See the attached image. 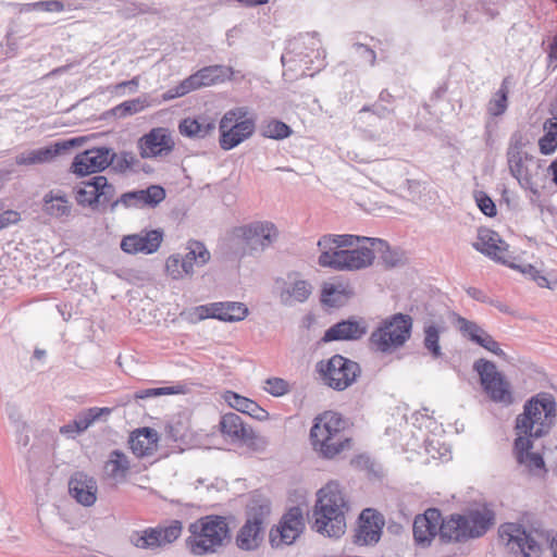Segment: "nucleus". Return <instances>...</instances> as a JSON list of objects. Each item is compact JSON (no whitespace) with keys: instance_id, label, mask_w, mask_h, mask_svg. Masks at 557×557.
Segmentation results:
<instances>
[{"instance_id":"obj_34","label":"nucleus","mask_w":557,"mask_h":557,"mask_svg":"<svg viewBox=\"0 0 557 557\" xmlns=\"http://www.w3.org/2000/svg\"><path fill=\"white\" fill-rule=\"evenodd\" d=\"M214 129V121L202 115L183 119L178 124L181 135L191 139H203Z\"/></svg>"},{"instance_id":"obj_55","label":"nucleus","mask_w":557,"mask_h":557,"mask_svg":"<svg viewBox=\"0 0 557 557\" xmlns=\"http://www.w3.org/2000/svg\"><path fill=\"white\" fill-rule=\"evenodd\" d=\"M264 389L272 396L280 397L289 392V384L281 377H269L265 380Z\"/></svg>"},{"instance_id":"obj_49","label":"nucleus","mask_w":557,"mask_h":557,"mask_svg":"<svg viewBox=\"0 0 557 557\" xmlns=\"http://www.w3.org/2000/svg\"><path fill=\"white\" fill-rule=\"evenodd\" d=\"M507 162L510 174L519 181L521 186L531 183V177L528 175V170L523 166L522 153L517 154L513 152H507Z\"/></svg>"},{"instance_id":"obj_63","label":"nucleus","mask_w":557,"mask_h":557,"mask_svg":"<svg viewBox=\"0 0 557 557\" xmlns=\"http://www.w3.org/2000/svg\"><path fill=\"white\" fill-rule=\"evenodd\" d=\"M35 9L47 12H61L64 10L63 2L59 0L38 1L33 4Z\"/></svg>"},{"instance_id":"obj_40","label":"nucleus","mask_w":557,"mask_h":557,"mask_svg":"<svg viewBox=\"0 0 557 557\" xmlns=\"http://www.w3.org/2000/svg\"><path fill=\"white\" fill-rule=\"evenodd\" d=\"M103 468L109 478L119 480L126 478L131 465L127 456L122 450L113 449Z\"/></svg>"},{"instance_id":"obj_11","label":"nucleus","mask_w":557,"mask_h":557,"mask_svg":"<svg viewBox=\"0 0 557 557\" xmlns=\"http://www.w3.org/2000/svg\"><path fill=\"white\" fill-rule=\"evenodd\" d=\"M247 109L238 107L227 111L219 124L221 149L228 151L246 139L250 138L256 129V120L246 117Z\"/></svg>"},{"instance_id":"obj_13","label":"nucleus","mask_w":557,"mask_h":557,"mask_svg":"<svg viewBox=\"0 0 557 557\" xmlns=\"http://www.w3.org/2000/svg\"><path fill=\"white\" fill-rule=\"evenodd\" d=\"M498 536L507 548L516 556L541 557V544L527 531L523 524L505 522L498 528Z\"/></svg>"},{"instance_id":"obj_48","label":"nucleus","mask_w":557,"mask_h":557,"mask_svg":"<svg viewBox=\"0 0 557 557\" xmlns=\"http://www.w3.org/2000/svg\"><path fill=\"white\" fill-rule=\"evenodd\" d=\"M292 133V127L280 120H271L261 127V135L263 137L276 140L285 139L289 137Z\"/></svg>"},{"instance_id":"obj_14","label":"nucleus","mask_w":557,"mask_h":557,"mask_svg":"<svg viewBox=\"0 0 557 557\" xmlns=\"http://www.w3.org/2000/svg\"><path fill=\"white\" fill-rule=\"evenodd\" d=\"M306 529L302 510L299 506L290 507L269 532V543L272 548L292 545Z\"/></svg>"},{"instance_id":"obj_57","label":"nucleus","mask_w":557,"mask_h":557,"mask_svg":"<svg viewBox=\"0 0 557 557\" xmlns=\"http://www.w3.org/2000/svg\"><path fill=\"white\" fill-rule=\"evenodd\" d=\"M182 262L180 255H172L166 259L165 271L173 280H180L184 276L185 271L181 267Z\"/></svg>"},{"instance_id":"obj_2","label":"nucleus","mask_w":557,"mask_h":557,"mask_svg":"<svg viewBox=\"0 0 557 557\" xmlns=\"http://www.w3.org/2000/svg\"><path fill=\"white\" fill-rule=\"evenodd\" d=\"M344 507H346V500L339 484L329 482L317 493L311 528L320 534L339 539L346 529Z\"/></svg>"},{"instance_id":"obj_7","label":"nucleus","mask_w":557,"mask_h":557,"mask_svg":"<svg viewBox=\"0 0 557 557\" xmlns=\"http://www.w3.org/2000/svg\"><path fill=\"white\" fill-rule=\"evenodd\" d=\"M246 521L235 536L236 546L245 552L257 550L264 540V522L271 513V502L255 493L246 506Z\"/></svg>"},{"instance_id":"obj_41","label":"nucleus","mask_w":557,"mask_h":557,"mask_svg":"<svg viewBox=\"0 0 557 557\" xmlns=\"http://www.w3.org/2000/svg\"><path fill=\"white\" fill-rule=\"evenodd\" d=\"M311 293V285L306 280H298L293 285L282 288L280 298L283 305L290 306L293 301L305 302Z\"/></svg>"},{"instance_id":"obj_20","label":"nucleus","mask_w":557,"mask_h":557,"mask_svg":"<svg viewBox=\"0 0 557 557\" xmlns=\"http://www.w3.org/2000/svg\"><path fill=\"white\" fill-rule=\"evenodd\" d=\"M164 232L161 228L143 230L138 234L125 235L120 247L127 255H151L160 248Z\"/></svg>"},{"instance_id":"obj_47","label":"nucleus","mask_w":557,"mask_h":557,"mask_svg":"<svg viewBox=\"0 0 557 557\" xmlns=\"http://www.w3.org/2000/svg\"><path fill=\"white\" fill-rule=\"evenodd\" d=\"M145 100L135 98L126 100L103 113L104 117L110 115L122 119L140 112L145 108Z\"/></svg>"},{"instance_id":"obj_24","label":"nucleus","mask_w":557,"mask_h":557,"mask_svg":"<svg viewBox=\"0 0 557 557\" xmlns=\"http://www.w3.org/2000/svg\"><path fill=\"white\" fill-rule=\"evenodd\" d=\"M535 437L531 436H519L513 440V453L516 460L519 465L528 467L529 472L537 474V471H542L544 474L547 473V468L543 455L540 453H533L531 449L534 446Z\"/></svg>"},{"instance_id":"obj_54","label":"nucleus","mask_w":557,"mask_h":557,"mask_svg":"<svg viewBox=\"0 0 557 557\" xmlns=\"http://www.w3.org/2000/svg\"><path fill=\"white\" fill-rule=\"evenodd\" d=\"M165 433L168 438L173 442H184L186 436V426L180 419L175 421L172 420L165 424Z\"/></svg>"},{"instance_id":"obj_31","label":"nucleus","mask_w":557,"mask_h":557,"mask_svg":"<svg viewBox=\"0 0 557 557\" xmlns=\"http://www.w3.org/2000/svg\"><path fill=\"white\" fill-rule=\"evenodd\" d=\"M354 127L370 140H380L383 134L382 120L375 116L368 106H363L352 119Z\"/></svg>"},{"instance_id":"obj_51","label":"nucleus","mask_w":557,"mask_h":557,"mask_svg":"<svg viewBox=\"0 0 557 557\" xmlns=\"http://www.w3.org/2000/svg\"><path fill=\"white\" fill-rule=\"evenodd\" d=\"M186 387L184 385H174V386H164V387H152L140 389L135 393L136 399H146L150 397H158L163 395H175V394H184Z\"/></svg>"},{"instance_id":"obj_36","label":"nucleus","mask_w":557,"mask_h":557,"mask_svg":"<svg viewBox=\"0 0 557 557\" xmlns=\"http://www.w3.org/2000/svg\"><path fill=\"white\" fill-rule=\"evenodd\" d=\"M354 296V290L348 285L338 283H324L321 289L320 301L330 308H339L344 306L349 298Z\"/></svg>"},{"instance_id":"obj_62","label":"nucleus","mask_w":557,"mask_h":557,"mask_svg":"<svg viewBox=\"0 0 557 557\" xmlns=\"http://www.w3.org/2000/svg\"><path fill=\"white\" fill-rule=\"evenodd\" d=\"M21 221L20 212L15 210H5L0 213V231L10 225L17 224Z\"/></svg>"},{"instance_id":"obj_53","label":"nucleus","mask_w":557,"mask_h":557,"mask_svg":"<svg viewBox=\"0 0 557 557\" xmlns=\"http://www.w3.org/2000/svg\"><path fill=\"white\" fill-rule=\"evenodd\" d=\"M193 90H196V86L194 82H191V76L189 75L187 78L182 81L177 86L169 89L163 95V99L171 100L174 98L183 97Z\"/></svg>"},{"instance_id":"obj_61","label":"nucleus","mask_w":557,"mask_h":557,"mask_svg":"<svg viewBox=\"0 0 557 557\" xmlns=\"http://www.w3.org/2000/svg\"><path fill=\"white\" fill-rule=\"evenodd\" d=\"M367 106L370 108V111L382 121L394 115V109L392 107L385 106L377 100Z\"/></svg>"},{"instance_id":"obj_27","label":"nucleus","mask_w":557,"mask_h":557,"mask_svg":"<svg viewBox=\"0 0 557 557\" xmlns=\"http://www.w3.org/2000/svg\"><path fill=\"white\" fill-rule=\"evenodd\" d=\"M219 430L224 437H230L233 442L249 444L256 438L253 430L247 426L243 419L234 412H227L221 417Z\"/></svg>"},{"instance_id":"obj_39","label":"nucleus","mask_w":557,"mask_h":557,"mask_svg":"<svg viewBox=\"0 0 557 557\" xmlns=\"http://www.w3.org/2000/svg\"><path fill=\"white\" fill-rule=\"evenodd\" d=\"M216 312V319L224 322H237L244 320L248 315V308L243 302L224 301L213 302Z\"/></svg>"},{"instance_id":"obj_29","label":"nucleus","mask_w":557,"mask_h":557,"mask_svg":"<svg viewBox=\"0 0 557 557\" xmlns=\"http://www.w3.org/2000/svg\"><path fill=\"white\" fill-rule=\"evenodd\" d=\"M234 70L227 65H209L198 70L191 74V82H194L196 89L208 87L216 84L224 83L232 79Z\"/></svg>"},{"instance_id":"obj_32","label":"nucleus","mask_w":557,"mask_h":557,"mask_svg":"<svg viewBox=\"0 0 557 557\" xmlns=\"http://www.w3.org/2000/svg\"><path fill=\"white\" fill-rule=\"evenodd\" d=\"M111 409L92 407L79 412L75 419L60 428V433L73 437L86 431L95 421L103 414H109Z\"/></svg>"},{"instance_id":"obj_4","label":"nucleus","mask_w":557,"mask_h":557,"mask_svg":"<svg viewBox=\"0 0 557 557\" xmlns=\"http://www.w3.org/2000/svg\"><path fill=\"white\" fill-rule=\"evenodd\" d=\"M495 512L487 506L469 509L467 513H451L442 521L438 537L442 544L463 543L479 539L495 523Z\"/></svg>"},{"instance_id":"obj_21","label":"nucleus","mask_w":557,"mask_h":557,"mask_svg":"<svg viewBox=\"0 0 557 557\" xmlns=\"http://www.w3.org/2000/svg\"><path fill=\"white\" fill-rule=\"evenodd\" d=\"M174 141L165 127H156L138 139L139 154L143 159L166 156L174 149Z\"/></svg>"},{"instance_id":"obj_60","label":"nucleus","mask_w":557,"mask_h":557,"mask_svg":"<svg viewBox=\"0 0 557 557\" xmlns=\"http://www.w3.org/2000/svg\"><path fill=\"white\" fill-rule=\"evenodd\" d=\"M182 532V522L178 520L172 521L169 527L161 528V535L163 545L168 543H172L178 539Z\"/></svg>"},{"instance_id":"obj_15","label":"nucleus","mask_w":557,"mask_h":557,"mask_svg":"<svg viewBox=\"0 0 557 557\" xmlns=\"http://www.w3.org/2000/svg\"><path fill=\"white\" fill-rule=\"evenodd\" d=\"M117 154L107 146L94 147L77 153L70 166V172L77 177L100 173L114 163Z\"/></svg>"},{"instance_id":"obj_12","label":"nucleus","mask_w":557,"mask_h":557,"mask_svg":"<svg viewBox=\"0 0 557 557\" xmlns=\"http://www.w3.org/2000/svg\"><path fill=\"white\" fill-rule=\"evenodd\" d=\"M473 370L480 377L483 391L495 403L511 405L513 401L510 383L497 371L496 364L484 358L474 361Z\"/></svg>"},{"instance_id":"obj_50","label":"nucleus","mask_w":557,"mask_h":557,"mask_svg":"<svg viewBox=\"0 0 557 557\" xmlns=\"http://www.w3.org/2000/svg\"><path fill=\"white\" fill-rule=\"evenodd\" d=\"M457 322L461 334L476 345L480 343L481 338L487 334L476 322L470 321L463 317L459 315Z\"/></svg>"},{"instance_id":"obj_23","label":"nucleus","mask_w":557,"mask_h":557,"mask_svg":"<svg viewBox=\"0 0 557 557\" xmlns=\"http://www.w3.org/2000/svg\"><path fill=\"white\" fill-rule=\"evenodd\" d=\"M473 248L500 264L508 263L506 253L508 252L509 245L495 231L480 228L478 242L473 244Z\"/></svg>"},{"instance_id":"obj_30","label":"nucleus","mask_w":557,"mask_h":557,"mask_svg":"<svg viewBox=\"0 0 557 557\" xmlns=\"http://www.w3.org/2000/svg\"><path fill=\"white\" fill-rule=\"evenodd\" d=\"M447 326L440 320H425L423 323V348L434 359H441L444 354L440 344L441 335L445 333Z\"/></svg>"},{"instance_id":"obj_22","label":"nucleus","mask_w":557,"mask_h":557,"mask_svg":"<svg viewBox=\"0 0 557 557\" xmlns=\"http://www.w3.org/2000/svg\"><path fill=\"white\" fill-rule=\"evenodd\" d=\"M368 331V325L363 320H357L356 317L343 319L330 326L321 337V343L331 342H352L362 338Z\"/></svg>"},{"instance_id":"obj_42","label":"nucleus","mask_w":557,"mask_h":557,"mask_svg":"<svg viewBox=\"0 0 557 557\" xmlns=\"http://www.w3.org/2000/svg\"><path fill=\"white\" fill-rule=\"evenodd\" d=\"M510 77L507 76L503 79L499 89L493 95L487 103L488 115L496 117L503 115L508 108Z\"/></svg>"},{"instance_id":"obj_64","label":"nucleus","mask_w":557,"mask_h":557,"mask_svg":"<svg viewBox=\"0 0 557 557\" xmlns=\"http://www.w3.org/2000/svg\"><path fill=\"white\" fill-rule=\"evenodd\" d=\"M354 48L356 49V51L360 52L364 61L369 62L371 65L375 64L376 53L373 49L360 42H355Z\"/></svg>"},{"instance_id":"obj_16","label":"nucleus","mask_w":557,"mask_h":557,"mask_svg":"<svg viewBox=\"0 0 557 557\" xmlns=\"http://www.w3.org/2000/svg\"><path fill=\"white\" fill-rule=\"evenodd\" d=\"M165 189L161 185H150L145 189L128 190L111 203V212L113 213L119 206H123L126 209H154L165 199Z\"/></svg>"},{"instance_id":"obj_45","label":"nucleus","mask_w":557,"mask_h":557,"mask_svg":"<svg viewBox=\"0 0 557 557\" xmlns=\"http://www.w3.org/2000/svg\"><path fill=\"white\" fill-rule=\"evenodd\" d=\"M321 253L318 258V264L322 268H330L337 271L336 263L342 262L347 255V249L333 248L332 244H325V247H319Z\"/></svg>"},{"instance_id":"obj_46","label":"nucleus","mask_w":557,"mask_h":557,"mask_svg":"<svg viewBox=\"0 0 557 557\" xmlns=\"http://www.w3.org/2000/svg\"><path fill=\"white\" fill-rule=\"evenodd\" d=\"M368 237L351 235V234H326L318 240V247H325V244H332L333 248H348L355 244L367 242Z\"/></svg>"},{"instance_id":"obj_52","label":"nucleus","mask_w":557,"mask_h":557,"mask_svg":"<svg viewBox=\"0 0 557 557\" xmlns=\"http://www.w3.org/2000/svg\"><path fill=\"white\" fill-rule=\"evenodd\" d=\"M474 200L480 211L488 216L494 218L497 214V208L494 200L483 190L474 191Z\"/></svg>"},{"instance_id":"obj_35","label":"nucleus","mask_w":557,"mask_h":557,"mask_svg":"<svg viewBox=\"0 0 557 557\" xmlns=\"http://www.w3.org/2000/svg\"><path fill=\"white\" fill-rule=\"evenodd\" d=\"M224 399L233 409L248 414L258 421L269 419V412L250 398L242 396L233 391H227L224 394Z\"/></svg>"},{"instance_id":"obj_25","label":"nucleus","mask_w":557,"mask_h":557,"mask_svg":"<svg viewBox=\"0 0 557 557\" xmlns=\"http://www.w3.org/2000/svg\"><path fill=\"white\" fill-rule=\"evenodd\" d=\"M97 482L85 472L77 471L69 481L70 495L85 507L92 506L97 500Z\"/></svg>"},{"instance_id":"obj_59","label":"nucleus","mask_w":557,"mask_h":557,"mask_svg":"<svg viewBox=\"0 0 557 557\" xmlns=\"http://www.w3.org/2000/svg\"><path fill=\"white\" fill-rule=\"evenodd\" d=\"M478 345L502 358L503 360H507L508 358L507 354L499 347V344L488 333L481 338Z\"/></svg>"},{"instance_id":"obj_58","label":"nucleus","mask_w":557,"mask_h":557,"mask_svg":"<svg viewBox=\"0 0 557 557\" xmlns=\"http://www.w3.org/2000/svg\"><path fill=\"white\" fill-rule=\"evenodd\" d=\"M529 144L530 140L527 134L522 133L521 131H516L510 136V143L507 152L520 154L522 153V149Z\"/></svg>"},{"instance_id":"obj_6","label":"nucleus","mask_w":557,"mask_h":557,"mask_svg":"<svg viewBox=\"0 0 557 557\" xmlns=\"http://www.w3.org/2000/svg\"><path fill=\"white\" fill-rule=\"evenodd\" d=\"M278 237L272 222H252L232 230L230 243L234 258L255 256L269 248Z\"/></svg>"},{"instance_id":"obj_38","label":"nucleus","mask_w":557,"mask_h":557,"mask_svg":"<svg viewBox=\"0 0 557 557\" xmlns=\"http://www.w3.org/2000/svg\"><path fill=\"white\" fill-rule=\"evenodd\" d=\"M182 263L181 267L185 271L186 275L194 273V265H203L210 260V252L203 245V243L198 240H190L188 243V252L181 257Z\"/></svg>"},{"instance_id":"obj_28","label":"nucleus","mask_w":557,"mask_h":557,"mask_svg":"<svg viewBox=\"0 0 557 557\" xmlns=\"http://www.w3.org/2000/svg\"><path fill=\"white\" fill-rule=\"evenodd\" d=\"M159 434L149 426L136 429L129 435L128 444L132 453L143 458L152 455L158 447Z\"/></svg>"},{"instance_id":"obj_37","label":"nucleus","mask_w":557,"mask_h":557,"mask_svg":"<svg viewBox=\"0 0 557 557\" xmlns=\"http://www.w3.org/2000/svg\"><path fill=\"white\" fill-rule=\"evenodd\" d=\"M367 242L370 243L373 251L376 250L380 253V259L387 269L404 265L408 260L403 249L398 247H391L384 239L371 237L367 238Z\"/></svg>"},{"instance_id":"obj_56","label":"nucleus","mask_w":557,"mask_h":557,"mask_svg":"<svg viewBox=\"0 0 557 557\" xmlns=\"http://www.w3.org/2000/svg\"><path fill=\"white\" fill-rule=\"evenodd\" d=\"M140 162L135 158L133 152L123 151L121 152L120 158L117 159L114 169L119 172H125L126 170H134L137 172V169H134L136 165H139Z\"/></svg>"},{"instance_id":"obj_10","label":"nucleus","mask_w":557,"mask_h":557,"mask_svg":"<svg viewBox=\"0 0 557 557\" xmlns=\"http://www.w3.org/2000/svg\"><path fill=\"white\" fill-rule=\"evenodd\" d=\"M76 203L82 208L111 212L116 194L115 186L103 175H96L79 182L72 190Z\"/></svg>"},{"instance_id":"obj_17","label":"nucleus","mask_w":557,"mask_h":557,"mask_svg":"<svg viewBox=\"0 0 557 557\" xmlns=\"http://www.w3.org/2000/svg\"><path fill=\"white\" fill-rule=\"evenodd\" d=\"M385 520L374 508L363 509L357 520L354 543L357 545H375L381 540Z\"/></svg>"},{"instance_id":"obj_44","label":"nucleus","mask_w":557,"mask_h":557,"mask_svg":"<svg viewBox=\"0 0 557 557\" xmlns=\"http://www.w3.org/2000/svg\"><path fill=\"white\" fill-rule=\"evenodd\" d=\"M546 133L540 138V152L544 156L552 154L557 148V117L548 119L544 123Z\"/></svg>"},{"instance_id":"obj_26","label":"nucleus","mask_w":557,"mask_h":557,"mask_svg":"<svg viewBox=\"0 0 557 557\" xmlns=\"http://www.w3.org/2000/svg\"><path fill=\"white\" fill-rule=\"evenodd\" d=\"M307 45V49H310L311 53L317 52V54H319L320 39L318 38V33L300 34L297 38L290 41V49L281 57L283 66H288V70H294V66L297 63V57L299 58V62L304 61V58H310L311 55L309 52L301 51V46Z\"/></svg>"},{"instance_id":"obj_33","label":"nucleus","mask_w":557,"mask_h":557,"mask_svg":"<svg viewBox=\"0 0 557 557\" xmlns=\"http://www.w3.org/2000/svg\"><path fill=\"white\" fill-rule=\"evenodd\" d=\"M375 256L372 246H358L347 249V255L342 262H337V271H355L366 269L373 263Z\"/></svg>"},{"instance_id":"obj_18","label":"nucleus","mask_w":557,"mask_h":557,"mask_svg":"<svg viewBox=\"0 0 557 557\" xmlns=\"http://www.w3.org/2000/svg\"><path fill=\"white\" fill-rule=\"evenodd\" d=\"M85 141V137H74L55 141L52 145L22 152L15 157L17 165L41 164L52 161L55 157L63 154L72 148Z\"/></svg>"},{"instance_id":"obj_43","label":"nucleus","mask_w":557,"mask_h":557,"mask_svg":"<svg viewBox=\"0 0 557 557\" xmlns=\"http://www.w3.org/2000/svg\"><path fill=\"white\" fill-rule=\"evenodd\" d=\"M132 543L139 548L153 549L163 545L161 528H148L141 533L134 532Z\"/></svg>"},{"instance_id":"obj_1","label":"nucleus","mask_w":557,"mask_h":557,"mask_svg":"<svg viewBox=\"0 0 557 557\" xmlns=\"http://www.w3.org/2000/svg\"><path fill=\"white\" fill-rule=\"evenodd\" d=\"M346 419L336 411H324L313 419L310 429V443L317 455L326 460L338 457L352 447V438L346 436Z\"/></svg>"},{"instance_id":"obj_8","label":"nucleus","mask_w":557,"mask_h":557,"mask_svg":"<svg viewBox=\"0 0 557 557\" xmlns=\"http://www.w3.org/2000/svg\"><path fill=\"white\" fill-rule=\"evenodd\" d=\"M413 319L407 313L397 312L384 320L371 333L368 342L373 351L391 354L403 347L412 335Z\"/></svg>"},{"instance_id":"obj_9","label":"nucleus","mask_w":557,"mask_h":557,"mask_svg":"<svg viewBox=\"0 0 557 557\" xmlns=\"http://www.w3.org/2000/svg\"><path fill=\"white\" fill-rule=\"evenodd\" d=\"M315 368L323 383L337 392L351 386L361 375L360 364L339 354L333 355L327 360L319 361Z\"/></svg>"},{"instance_id":"obj_5","label":"nucleus","mask_w":557,"mask_h":557,"mask_svg":"<svg viewBox=\"0 0 557 557\" xmlns=\"http://www.w3.org/2000/svg\"><path fill=\"white\" fill-rule=\"evenodd\" d=\"M188 531L190 536L185 540V545L194 556L214 554L219 547L232 542V532L224 516L201 517L189 524Z\"/></svg>"},{"instance_id":"obj_3","label":"nucleus","mask_w":557,"mask_h":557,"mask_svg":"<svg viewBox=\"0 0 557 557\" xmlns=\"http://www.w3.org/2000/svg\"><path fill=\"white\" fill-rule=\"evenodd\" d=\"M557 419V403L553 394L540 392L527 399L516 417L515 431L519 436L542 438L549 434Z\"/></svg>"},{"instance_id":"obj_19","label":"nucleus","mask_w":557,"mask_h":557,"mask_svg":"<svg viewBox=\"0 0 557 557\" xmlns=\"http://www.w3.org/2000/svg\"><path fill=\"white\" fill-rule=\"evenodd\" d=\"M442 512L438 508L432 507L423 513L417 515L413 520L412 532L416 545L426 548L433 539L438 535L442 521Z\"/></svg>"}]
</instances>
